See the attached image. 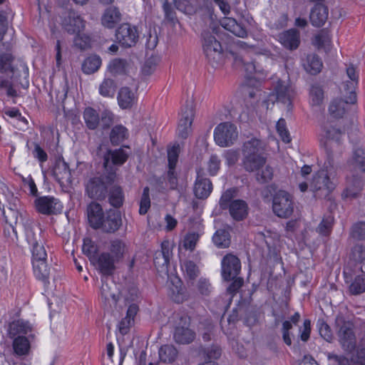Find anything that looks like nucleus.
Returning a JSON list of instances; mask_svg holds the SVG:
<instances>
[{
  "instance_id": "c756f323",
  "label": "nucleus",
  "mask_w": 365,
  "mask_h": 365,
  "mask_svg": "<svg viewBox=\"0 0 365 365\" xmlns=\"http://www.w3.org/2000/svg\"><path fill=\"white\" fill-rule=\"evenodd\" d=\"M361 190V182L359 178L351 177L346 178V187L341 194L344 199H354Z\"/></svg>"
},
{
  "instance_id": "2eb2a0df",
  "label": "nucleus",
  "mask_w": 365,
  "mask_h": 365,
  "mask_svg": "<svg viewBox=\"0 0 365 365\" xmlns=\"http://www.w3.org/2000/svg\"><path fill=\"white\" fill-rule=\"evenodd\" d=\"M37 211L43 215H56L62 210L61 202L51 196L39 197L35 200Z\"/></svg>"
},
{
  "instance_id": "c85d7f7f",
  "label": "nucleus",
  "mask_w": 365,
  "mask_h": 365,
  "mask_svg": "<svg viewBox=\"0 0 365 365\" xmlns=\"http://www.w3.org/2000/svg\"><path fill=\"white\" fill-rule=\"evenodd\" d=\"M328 18V9L323 4H316L310 13V21L314 26L320 27Z\"/></svg>"
},
{
  "instance_id": "680f3d73",
  "label": "nucleus",
  "mask_w": 365,
  "mask_h": 365,
  "mask_svg": "<svg viewBox=\"0 0 365 365\" xmlns=\"http://www.w3.org/2000/svg\"><path fill=\"white\" fill-rule=\"evenodd\" d=\"M76 34V36L74 38L75 46L81 50H85L90 46L91 38L88 35L81 34V32Z\"/></svg>"
},
{
  "instance_id": "603ef678",
  "label": "nucleus",
  "mask_w": 365,
  "mask_h": 365,
  "mask_svg": "<svg viewBox=\"0 0 365 365\" xmlns=\"http://www.w3.org/2000/svg\"><path fill=\"white\" fill-rule=\"evenodd\" d=\"M276 128L279 135L280 136L282 140L285 143H289L291 142L292 138L289 134V132L287 128V123L284 118H280L276 125Z\"/></svg>"
},
{
  "instance_id": "4be33fe9",
  "label": "nucleus",
  "mask_w": 365,
  "mask_h": 365,
  "mask_svg": "<svg viewBox=\"0 0 365 365\" xmlns=\"http://www.w3.org/2000/svg\"><path fill=\"white\" fill-rule=\"evenodd\" d=\"M33 330L32 325L23 319L14 320L9 324L8 336L9 338H15L18 336L30 334Z\"/></svg>"
},
{
  "instance_id": "6e6552de",
  "label": "nucleus",
  "mask_w": 365,
  "mask_h": 365,
  "mask_svg": "<svg viewBox=\"0 0 365 365\" xmlns=\"http://www.w3.org/2000/svg\"><path fill=\"white\" fill-rule=\"evenodd\" d=\"M190 318L187 315L181 316L176 323L174 331L175 341L178 344H185L192 342L195 332L190 329Z\"/></svg>"
},
{
  "instance_id": "6e6d98bb",
  "label": "nucleus",
  "mask_w": 365,
  "mask_h": 365,
  "mask_svg": "<svg viewBox=\"0 0 365 365\" xmlns=\"http://www.w3.org/2000/svg\"><path fill=\"white\" fill-rule=\"evenodd\" d=\"M180 145L175 144L168 150V166L170 168H175L180 153Z\"/></svg>"
},
{
  "instance_id": "de8ad7c7",
  "label": "nucleus",
  "mask_w": 365,
  "mask_h": 365,
  "mask_svg": "<svg viewBox=\"0 0 365 365\" xmlns=\"http://www.w3.org/2000/svg\"><path fill=\"white\" fill-rule=\"evenodd\" d=\"M351 294L356 295L365 292V274H362L355 277L349 286Z\"/></svg>"
},
{
  "instance_id": "5701e85b",
  "label": "nucleus",
  "mask_w": 365,
  "mask_h": 365,
  "mask_svg": "<svg viewBox=\"0 0 365 365\" xmlns=\"http://www.w3.org/2000/svg\"><path fill=\"white\" fill-rule=\"evenodd\" d=\"M227 209L232 218L237 222L246 219L249 213L248 205L243 200L238 199L232 201Z\"/></svg>"
},
{
  "instance_id": "79ce46f5",
  "label": "nucleus",
  "mask_w": 365,
  "mask_h": 365,
  "mask_svg": "<svg viewBox=\"0 0 365 365\" xmlns=\"http://www.w3.org/2000/svg\"><path fill=\"white\" fill-rule=\"evenodd\" d=\"M309 95L312 106H319L322 103L324 98V90L319 84L312 85Z\"/></svg>"
},
{
  "instance_id": "58836bf2",
  "label": "nucleus",
  "mask_w": 365,
  "mask_h": 365,
  "mask_svg": "<svg viewBox=\"0 0 365 365\" xmlns=\"http://www.w3.org/2000/svg\"><path fill=\"white\" fill-rule=\"evenodd\" d=\"M214 244L219 248H226L230 245V235L226 229L217 230L212 237Z\"/></svg>"
},
{
  "instance_id": "423d86ee",
  "label": "nucleus",
  "mask_w": 365,
  "mask_h": 365,
  "mask_svg": "<svg viewBox=\"0 0 365 365\" xmlns=\"http://www.w3.org/2000/svg\"><path fill=\"white\" fill-rule=\"evenodd\" d=\"M237 137V127L230 122L220 123L214 131L215 140L221 147H228L233 145Z\"/></svg>"
},
{
  "instance_id": "4468645a",
  "label": "nucleus",
  "mask_w": 365,
  "mask_h": 365,
  "mask_svg": "<svg viewBox=\"0 0 365 365\" xmlns=\"http://www.w3.org/2000/svg\"><path fill=\"white\" fill-rule=\"evenodd\" d=\"M35 338L33 334L26 336H18L12 338L13 354L17 359L24 360L26 359L32 352L31 341Z\"/></svg>"
},
{
  "instance_id": "393cba45",
  "label": "nucleus",
  "mask_w": 365,
  "mask_h": 365,
  "mask_svg": "<svg viewBox=\"0 0 365 365\" xmlns=\"http://www.w3.org/2000/svg\"><path fill=\"white\" fill-rule=\"evenodd\" d=\"M279 41L286 48L297 49L300 43L299 32L294 29L285 31L279 35Z\"/></svg>"
},
{
  "instance_id": "8fccbe9b",
  "label": "nucleus",
  "mask_w": 365,
  "mask_h": 365,
  "mask_svg": "<svg viewBox=\"0 0 365 365\" xmlns=\"http://www.w3.org/2000/svg\"><path fill=\"white\" fill-rule=\"evenodd\" d=\"M334 224V217L331 215L325 216L317 227V232L324 236L330 234Z\"/></svg>"
},
{
  "instance_id": "473e14b6",
  "label": "nucleus",
  "mask_w": 365,
  "mask_h": 365,
  "mask_svg": "<svg viewBox=\"0 0 365 365\" xmlns=\"http://www.w3.org/2000/svg\"><path fill=\"white\" fill-rule=\"evenodd\" d=\"M47 259L32 260L34 273L35 277L43 283H48L50 275V267Z\"/></svg>"
},
{
  "instance_id": "338daca9",
  "label": "nucleus",
  "mask_w": 365,
  "mask_h": 365,
  "mask_svg": "<svg viewBox=\"0 0 365 365\" xmlns=\"http://www.w3.org/2000/svg\"><path fill=\"white\" fill-rule=\"evenodd\" d=\"M327 358L332 361L333 365H351V361L343 355L328 353Z\"/></svg>"
},
{
  "instance_id": "aec40b11",
  "label": "nucleus",
  "mask_w": 365,
  "mask_h": 365,
  "mask_svg": "<svg viewBox=\"0 0 365 365\" xmlns=\"http://www.w3.org/2000/svg\"><path fill=\"white\" fill-rule=\"evenodd\" d=\"M53 175L56 181L64 186L71 183V173L68 165L61 158L56 159L53 168Z\"/></svg>"
},
{
  "instance_id": "9b49d317",
  "label": "nucleus",
  "mask_w": 365,
  "mask_h": 365,
  "mask_svg": "<svg viewBox=\"0 0 365 365\" xmlns=\"http://www.w3.org/2000/svg\"><path fill=\"white\" fill-rule=\"evenodd\" d=\"M26 240L32 247V260L47 259V254L43 245V240L41 231L38 229L35 232L33 229L26 230Z\"/></svg>"
},
{
  "instance_id": "37998d69",
  "label": "nucleus",
  "mask_w": 365,
  "mask_h": 365,
  "mask_svg": "<svg viewBox=\"0 0 365 365\" xmlns=\"http://www.w3.org/2000/svg\"><path fill=\"white\" fill-rule=\"evenodd\" d=\"M158 354L162 361L171 363L177 357L178 351L173 345L166 344L160 348Z\"/></svg>"
},
{
  "instance_id": "cd10ccee",
  "label": "nucleus",
  "mask_w": 365,
  "mask_h": 365,
  "mask_svg": "<svg viewBox=\"0 0 365 365\" xmlns=\"http://www.w3.org/2000/svg\"><path fill=\"white\" fill-rule=\"evenodd\" d=\"M122 19V14L115 6H110L106 9L101 18L102 24L108 29H113Z\"/></svg>"
},
{
  "instance_id": "412c9836",
  "label": "nucleus",
  "mask_w": 365,
  "mask_h": 365,
  "mask_svg": "<svg viewBox=\"0 0 365 365\" xmlns=\"http://www.w3.org/2000/svg\"><path fill=\"white\" fill-rule=\"evenodd\" d=\"M106 215L101 205L99 203L93 202L88 205L87 215L90 226L98 230L102 220Z\"/></svg>"
},
{
  "instance_id": "a878e982",
  "label": "nucleus",
  "mask_w": 365,
  "mask_h": 365,
  "mask_svg": "<svg viewBox=\"0 0 365 365\" xmlns=\"http://www.w3.org/2000/svg\"><path fill=\"white\" fill-rule=\"evenodd\" d=\"M98 269L100 272L106 276H110L113 274L115 266L118 263L112 257L110 253L102 252L97 258Z\"/></svg>"
},
{
  "instance_id": "f3484780",
  "label": "nucleus",
  "mask_w": 365,
  "mask_h": 365,
  "mask_svg": "<svg viewBox=\"0 0 365 365\" xmlns=\"http://www.w3.org/2000/svg\"><path fill=\"white\" fill-rule=\"evenodd\" d=\"M212 190V184L209 178L205 177L202 170L197 171V178L194 185L195 196L201 200L207 198Z\"/></svg>"
},
{
  "instance_id": "13d9d810",
  "label": "nucleus",
  "mask_w": 365,
  "mask_h": 365,
  "mask_svg": "<svg viewBox=\"0 0 365 365\" xmlns=\"http://www.w3.org/2000/svg\"><path fill=\"white\" fill-rule=\"evenodd\" d=\"M3 215L6 222L14 229V226L17 224L19 217L18 210L9 207L7 210H3Z\"/></svg>"
},
{
  "instance_id": "bb28decb",
  "label": "nucleus",
  "mask_w": 365,
  "mask_h": 365,
  "mask_svg": "<svg viewBox=\"0 0 365 365\" xmlns=\"http://www.w3.org/2000/svg\"><path fill=\"white\" fill-rule=\"evenodd\" d=\"M220 23L225 29L237 37L246 38L247 36V29L234 18L224 17L220 20Z\"/></svg>"
},
{
  "instance_id": "4c0bfd02",
  "label": "nucleus",
  "mask_w": 365,
  "mask_h": 365,
  "mask_svg": "<svg viewBox=\"0 0 365 365\" xmlns=\"http://www.w3.org/2000/svg\"><path fill=\"white\" fill-rule=\"evenodd\" d=\"M263 150L262 142L257 138H252L244 143L242 153L245 155H262L261 151Z\"/></svg>"
},
{
  "instance_id": "a211bd4d",
  "label": "nucleus",
  "mask_w": 365,
  "mask_h": 365,
  "mask_svg": "<svg viewBox=\"0 0 365 365\" xmlns=\"http://www.w3.org/2000/svg\"><path fill=\"white\" fill-rule=\"evenodd\" d=\"M128 155L123 148L115 150H108L103 156V167L106 173H109V170L113 168L115 171L113 165H122L128 160Z\"/></svg>"
},
{
  "instance_id": "2f4dec72",
  "label": "nucleus",
  "mask_w": 365,
  "mask_h": 365,
  "mask_svg": "<svg viewBox=\"0 0 365 365\" xmlns=\"http://www.w3.org/2000/svg\"><path fill=\"white\" fill-rule=\"evenodd\" d=\"M117 98L122 109L130 108L136 102L135 93L128 87H123L119 90Z\"/></svg>"
},
{
  "instance_id": "7ed1b4c3",
  "label": "nucleus",
  "mask_w": 365,
  "mask_h": 365,
  "mask_svg": "<svg viewBox=\"0 0 365 365\" xmlns=\"http://www.w3.org/2000/svg\"><path fill=\"white\" fill-rule=\"evenodd\" d=\"M115 172L113 168L106 175L91 178L86 184V192L93 200H103L108 194V186L115 179Z\"/></svg>"
},
{
  "instance_id": "5fc2aeb1",
  "label": "nucleus",
  "mask_w": 365,
  "mask_h": 365,
  "mask_svg": "<svg viewBox=\"0 0 365 365\" xmlns=\"http://www.w3.org/2000/svg\"><path fill=\"white\" fill-rule=\"evenodd\" d=\"M353 158L355 166L365 172V149L356 148L354 152Z\"/></svg>"
},
{
  "instance_id": "dca6fc26",
  "label": "nucleus",
  "mask_w": 365,
  "mask_h": 365,
  "mask_svg": "<svg viewBox=\"0 0 365 365\" xmlns=\"http://www.w3.org/2000/svg\"><path fill=\"white\" fill-rule=\"evenodd\" d=\"M122 217L119 211L109 209L98 228L106 233H114L122 226Z\"/></svg>"
},
{
  "instance_id": "6ab92c4d",
  "label": "nucleus",
  "mask_w": 365,
  "mask_h": 365,
  "mask_svg": "<svg viewBox=\"0 0 365 365\" xmlns=\"http://www.w3.org/2000/svg\"><path fill=\"white\" fill-rule=\"evenodd\" d=\"M63 28L69 34L82 32L86 27V21L75 11H69L62 22Z\"/></svg>"
},
{
  "instance_id": "f257e3e1",
  "label": "nucleus",
  "mask_w": 365,
  "mask_h": 365,
  "mask_svg": "<svg viewBox=\"0 0 365 365\" xmlns=\"http://www.w3.org/2000/svg\"><path fill=\"white\" fill-rule=\"evenodd\" d=\"M350 115H322L321 143L327 155L332 156L334 147H339L341 137L354 126Z\"/></svg>"
},
{
  "instance_id": "3c124183",
  "label": "nucleus",
  "mask_w": 365,
  "mask_h": 365,
  "mask_svg": "<svg viewBox=\"0 0 365 365\" xmlns=\"http://www.w3.org/2000/svg\"><path fill=\"white\" fill-rule=\"evenodd\" d=\"M82 250L84 255H86L91 262L96 259L98 249L91 240L88 238L84 239Z\"/></svg>"
},
{
  "instance_id": "052dcab7",
  "label": "nucleus",
  "mask_w": 365,
  "mask_h": 365,
  "mask_svg": "<svg viewBox=\"0 0 365 365\" xmlns=\"http://www.w3.org/2000/svg\"><path fill=\"white\" fill-rule=\"evenodd\" d=\"M351 235L353 238L358 240H365V222H358L351 227Z\"/></svg>"
},
{
  "instance_id": "f704fd0d",
  "label": "nucleus",
  "mask_w": 365,
  "mask_h": 365,
  "mask_svg": "<svg viewBox=\"0 0 365 365\" xmlns=\"http://www.w3.org/2000/svg\"><path fill=\"white\" fill-rule=\"evenodd\" d=\"M193 120V115L182 116L179 120L177 128V135L179 138L185 140L191 134Z\"/></svg>"
},
{
  "instance_id": "bf43d9fd",
  "label": "nucleus",
  "mask_w": 365,
  "mask_h": 365,
  "mask_svg": "<svg viewBox=\"0 0 365 365\" xmlns=\"http://www.w3.org/2000/svg\"><path fill=\"white\" fill-rule=\"evenodd\" d=\"M262 170L258 172L256 175V179L259 183H265L272 179L273 169L269 165L261 168Z\"/></svg>"
},
{
  "instance_id": "a19ab883",
  "label": "nucleus",
  "mask_w": 365,
  "mask_h": 365,
  "mask_svg": "<svg viewBox=\"0 0 365 365\" xmlns=\"http://www.w3.org/2000/svg\"><path fill=\"white\" fill-rule=\"evenodd\" d=\"M125 244L120 240L116 239L110 242V253L111 257L119 262L123 259L125 251Z\"/></svg>"
},
{
  "instance_id": "f8f14e48",
  "label": "nucleus",
  "mask_w": 365,
  "mask_h": 365,
  "mask_svg": "<svg viewBox=\"0 0 365 365\" xmlns=\"http://www.w3.org/2000/svg\"><path fill=\"white\" fill-rule=\"evenodd\" d=\"M348 100L334 99L329 107L330 114H345L356 112V95L354 91H350Z\"/></svg>"
},
{
  "instance_id": "e433bc0d",
  "label": "nucleus",
  "mask_w": 365,
  "mask_h": 365,
  "mask_svg": "<svg viewBox=\"0 0 365 365\" xmlns=\"http://www.w3.org/2000/svg\"><path fill=\"white\" fill-rule=\"evenodd\" d=\"M101 66V57L97 55H91L83 61L81 69L86 74H92L98 71Z\"/></svg>"
},
{
  "instance_id": "4d7b16f0",
  "label": "nucleus",
  "mask_w": 365,
  "mask_h": 365,
  "mask_svg": "<svg viewBox=\"0 0 365 365\" xmlns=\"http://www.w3.org/2000/svg\"><path fill=\"white\" fill-rule=\"evenodd\" d=\"M196 289L200 295L208 296L212 292V287L209 279L201 277L196 284Z\"/></svg>"
},
{
  "instance_id": "0e129e2a",
  "label": "nucleus",
  "mask_w": 365,
  "mask_h": 365,
  "mask_svg": "<svg viewBox=\"0 0 365 365\" xmlns=\"http://www.w3.org/2000/svg\"><path fill=\"white\" fill-rule=\"evenodd\" d=\"M311 334V321L308 319H304L302 327H299V335L300 339L307 342L310 338Z\"/></svg>"
},
{
  "instance_id": "9d476101",
  "label": "nucleus",
  "mask_w": 365,
  "mask_h": 365,
  "mask_svg": "<svg viewBox=\"0 0 365 365\" xmlns=\"http://www.w3.org/2000/svg\"><path fill=\"white\" fill-rule=\"evenodd\" d=\"M221 274L224 280L231 281L239 275L241 271V262L240 259L232 255L227 254L221 262Z\"/></svg>"
},
{
  "instance_id": "1a4fd4ad",
  "label": "nucleus",
  "mask_w": 365,
  "mask_h": 365,
  "mask_svg": "<svg viewBox=\"0 0 365 365\" xmlns=\"http://www.w3.org/2000/svg\"><path fill=\"white\" fill-rule=\"evenodd\" d=\"M339 329L338 336L342 349L348 353H351L356 349V337L353 331V325L349 322H338Z\"/></svg>"
},
{
  "instance_id": "7c9ffc66",
  "label": "nucleus",
  "mask_w": 365,
  "mask_h": 365,
  "mask_svg": "<svg viewBox=\"0 0 365 365\" xmlns=\"http://www.w3.org/2000/svg\"><path fill=\"white\" fill-rule=\"evenodd\" d=\"M243 156L242 165L248 172L259 170L266 163V158L262 155H245Z\"/></svg>"
},
{
  "instance_id": "39448f33",
  "label": "nucleus",
  "mask_w": 365,
  "mask_h": 365,
  "mask_svg": "<svg viewBox=\"0 0 365 365\" xmlns=\"http://www.w3.org/2000/svg\"><path fill=\"white\" fill-rule=\"evenodd\" d=\"M272 210L274 213L279 217H289L294 212L292 196L284 190L277 192L272 200Z\"/></svg>"
},
{
  "instance_id": "864d4df0",
  "label": "nucleus",
  "mask_w": 365,
  "mask_h": 365,
  "mask_svg": "<svg viewBox=\"0 0 365 365\" xmlns=\"http://www.w3.org/2000/svg\"><path fill=\"white\" fill-rule=\"evenodd\" d=\"M150 189L148 187L143 188V194L140 201L139 213L141 215H145L150 207Z\"/></svg>"
},
{
  "instance_id": "ddd939ff",
  "label": "nucleus",
  "mask_w": 365,
  "mask_h": 365,
  "mask_svg": "<svg viewBox=\"0 0 365 365\" xmlns=\"http://www.w3.org/2000/svg\"><path fill=\"white\" fill-rule=\"evenodd\" d=\"M115 37L120 44L128 48L136 44L139 34L136 27L129 24H123L116 30Z\"/></svg>"
},
{
  "instance_id": "b1692460",
  "label": "nucleus",
  "mask_w": 365,
  "mask_h": 365,
  "mask_svg": "<svg viewBox=\"0 0 365 365\" xmlns=\"http://www.w3.org/2000/svg\"><path fill=\"white\" fill-rule=\"evenodd\" d=\"M181 269L189 287L194 285L195 280L200 274L199 266L190 259L181 262Z\"/></svg>"
},
{
  "instance_id": "c9c22d12",
  "label": "nucleus",
  "mask_w": 365,
  "mask_h": 365,
  "mask_svg": "<svg viewBox=\"0 0 365 365\" xmlns=\"http://www.w3.org/2000/svg\"><path fill=\"white\" fill-rule=\"evenodd\" d=\"M130 67V63L123 58H115L112 60L108 66V71L113 76L123 75L127 73Z\"/></svg>"
},
{
  "instance_id": "49530a36",
  "label": "nucleus",
  "mask_w": 365,
  "mask_h": 365,
  "mask_svg": "<svg viewBox=\"0 0 365 365\" xmlns=\"http://www.w3.org/2000/svg\"><path fill=\"white\" fill-rule=\"evenodd\" d=\"M200 235L195 232H187L182 242V247L190 252L195 250L196 245L200 240Z\"/></svg>"
},
{
  "instance_id": "ea45409f",
  "label": "nucleus",
  "mask_w": 365,
  "mask_h": 365,
  "mask_svg": "<svg viewBox=\"0 0 365 365\" xmlns=\"http://www.w3.org/2000/svg\"><path fill=\"white\" fill-rule=\"evenodd\" d=\"M108 201L110 205L115 208L120 207L124 202V194L120 186L114 185L109 192Z\"/></svg>"
},
{
  "instance_id": "72a5a7b5",
  "label": "nucleus",
  "mask_w": 365,
  "mask_h": 365,
  "mask_svg": "<svg viewBox=\"0 0 365 365\" xmlns=\"http://www.w3.org/2000/svg\"><path fill=\"white\" fill-rule=\"evenodd\" d=\"M303 66L307 73L316 75L321 71L323 64L317 54L310 53L307 56L306 59L304 61Z\"/></svg>"
},
{
  "instance_id": "0eeeda50",
  "label": "nucleus",
  "mask_w": 365,
  "mask_h": 365,
  "mask_svg": "<svg viewBox=\"0 0 365 365\" xmlns=\"http://www.w3.org/2000/svg\"><path fill=\"white\" fill-rule=\"evenodd\" d=\"M203 51L209 61L218 63L222 58V48L220 43L209 32L202 33Z\"/></svg>"
},
{
  "instance_id": "09e8293b",
  "label": "nucleus",
  "mask_w": 365,
  "mask_h": 365,
  "mask_svg": "<svg viewBox=\"0 0 365 365\" xmlns=\"http://www.w3.org/2000/svg\"><path fill=\"white\" fill-rule=\"evenodd\" d=\"M236 188H230L224 192L220 199L219 205L222 210H227L234 201V197L236 196Z\"/></svg>"
},
{
  "instance_id": "c03bdc74",
  "label": "nucleus",
  "mask_w": 365,
  "mask_h": 365,
  "mask_svg": "<svg viewBox=\"0 0 365 365\" xmlns=\"http://www.w3.org/2000/svg\"><path fill=\"white\" fill-rule=\"evenodd\" d=\"M116 83L112 78H106L99 85L98 91L103 97H113L116 91Z\"/></svg>"
},
{
  "instance_id": "e2e57ef3",
  "label": "nucleus",
  "mask_w": 365,
  "mask_h": 365,
  "mask_svg": "<svg viewBox=\"0 0 365 365\" xmlns=\"http://www.w3.org/2000/svg\"><path fill=\"white\" fill-rule=\"evenodd\" d=\"M232 282L229 285L227 289V292L230 295V300H232L233 296L238 292L244 284V279L242 277H236L232 279Z\"/></svg>"
},
{
  "instance_id": "a18cd8bd",
  "label": "nucleus",
  "mask_w": 365,
  "mask_h": 365,
  "mask_svg": "<svg viewBox=\"0 0 365 365\" xmlns=\"http://www.w3.org/2000/svg\"><path fill=\"white\" fill-rule=\"evenodd\" d=\"M128 135L127 129L123 125L115 126L110 134V140L113 145H118L123 142Z\"/></svg>"
},
{
  "instance_id": "f03ea898",
  "label": "nucleus",
  "mask_w": 365,
  "mask_h": 365,
  "mask_svg": "<svg viewBox=\"0 0 365 365\" xmlns=\"http://www.w3.org/2000/svg\"><path fill=\"white\" fill-rule=\"evenodd\" d=\"M272 88L274 93L270 95L267 100L262 101L261 106L265 107L267 111L269 109H272V107L275 106L274 99L276 98L277 106H284L286 107L285 111L287 113L292 112V101L296 95L292 85L289 81L278 80L275 82V80H274L272 83Z\"/></svg>"
},
{
  "instance_id": "69168bd1",
  "label": "nucleus",
  "mask_w": 365,
  "mask_h": 365,
  "mask_svg": "<svg viewBox=\"0 0 365 365\" xmlns=\"http://www.w3.org/2000/svg\"><path fill=\"white\" fill-rule=\"evenodd\" d=\"M175 289L173 290V299L177 303H182L184 301H186L189 298V294L186 292L185 289L182 287H175Z\"/></svg>"
},
{
  "instance_id": "774afa93",
  "label": "nucleus",
  "mask_w": 365,
  "mask_h": 365,
  "mask_svg": "<svg viewBox=\"0 0 365 365\" xmlns=\"http://www.w3.org/2000/svg\"><path fill=\"white\" fill-rule=\"evenodd\" d=\"M351 256L356 262L365 260V247L361 245H356L351 250Z\"/></svg>"
},
{
  "instance_id": "20e7f679",
  "label": "nucleus",
  "mask_w": 365,
  "mask_h": 365,
  "mask_svg": "<svg viewBox=\"0 0 365 365\" xmlns=\"http://www.w3.org/2000/svg\"><path fill=\"white\" fill-rule=\"evenodd\" d=\"M336 175L332 156L327 155L324 168L314 177L312 187L314 192L323 190L324 195H328L335 187L334 179Z\"/></svg>"
}]
</instances>
